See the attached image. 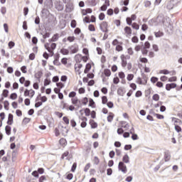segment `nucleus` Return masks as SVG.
<instances>
[{"instance_id": "nucleus-55", "label": "nucleus", "mask_w": 182, "mask_h": 182, "mask_svg": "<svg viewBox=\"0 0 182 182\" xmlns=\"http://www.w3.org/2000/svg\"><path fill=\"white\" fill-rule=\"evenodd\" d=\"M48 85H50V80L45 79L44 86H48Z\"/></svg>"}, {"instance_id": "nucleus-44", "label": "nucleus", "mask_w": 182, "mask_h": 182, "mask_svg": "<svg viewBox=\"0 0 182 182\" xmlns=\"http://www.w3.org/2000/svg\"><path fill=\"white\" fill-rule=\"evenodd\" d=\"M85 116H90V109L86 108L85 109Z\"/></svg>"}, {"instance_id": "nucleus-39", "label": "nucleus", "mask_w": 182, "mask_h": 182, "mask_svg": "<svg viewBox=\"0 0 182 182\" xmlns=\"http://www.w3.org/2000/svg\"><path fill=\"white\" fill-rule=\"evenodd\" d=\"M132 42H133V43H137L139 42V38H137V36L132 37Z\"/></svg>"}, {"instance_id": "nucleus-24", "label": "nucleus", "mask_w": 182, "mask_h": 182, "mask_svg": "<svg viewBox=\"0 0 182 182\" xmlns=\"http://www.w3.org/2000/svg\"><path fill=\"white\" fill-rule=\"evenodd\" d=\"M59 38V35L58 34H55L52 38H51V42H56V41H58V39Z\"/></svg>"}, {"instance_id": "nucleus-33", "label": "nucleus", "mask_w": 182, "mask_h": 182, "mask_svg": "<svg viewBox=\"0 0 182 182\" xmlns=\"http://www.w3.org/2000/svg\"><path fill=\"white\" fill-rule=\"evenodd\" d=\"M141 46H143V43H141V46L137 45L136 46H135L134 49L136 52H140V50H141Z\"/></svg>"}, {"instance_id": "nucleus-38", "label": "nucleus", "mask_w": 182, "mask_h": 182, "mask_svg": "<svg viewBox=\"0 0 182 182\" xmlns=\"http://www.w3.org/2000/svg\"><path fill=\"white\" fill-rule=\"evenodd\" d=\"M133 77H134L133 74H129L127 77V79L129 80V82H130L131 80H133Z\"/></svg>"}, {"instance_id": "nucleus-51", "label": "nucleus", "mask_w": 182, "mask_h": 182, "mask_svg": "<svg viewBox=\"0 0 182 182\" xmlns=\"http://www.w3.org/2000/svg\"><path fill=\"white\" fill-rule=\"evenodd\" d=\"M159 78L157 77H152L151 78V82H152V83H156V82H158Z\"/></svg>"}, {"instance_id": "nucleus-34", "label": "nucleus", "mask_w": 182, "mask_h": 182, "mask_svg": "<svg viewBox=\"0 0 182 182\" xmlns=\"http://www.w3.org/2000/svg\"><path fill=\"white\" fill-rule=\"evenodd\" d=\"M99 163H100V160H99V158L97 156H95V158H94V164L97 166V164H99Z\"/></svg>"}, {"instance_id": "nucleus-21", "label": "nucleus", "mask_w": 182, "mask_h": 182, "mask_svg": "<svg viewBox=\"0 0 182 182\" xmlns=\"http://www.w3.org/2000/svg\"><path fill=\"white\" fill-rule=\"evenodd\" d=\"M4 109L6 110H9V102L8 100H6L4 101Z\"/></svg>"}, {"instance_id": "nucleus-31", "label": "nucleus", "mask_w": 182, "mask_h": 182, "mask_svg": "<svg viewBox=\"0 0 182 182\" xmlns=\"http://www.w3.org/2000/svg\"><path fill=\"white\" fill-rule=\"evenodd\" d=\"M122 68H126V66L127 65V61H126L125 58H122Z\"/></svg>"}, {"instance_id": "nucleus-25", "label": "nucleus", "mask_w": 182, "mask_h": 182, "mask_svg": "<svg viewBox=\"0 0 182 182\" xmlns=\"http://www.w3.org/2000/svg\"><path fill=\"white\" fill-rule=\"evenodd\" d=\"M16 97H18V95L16 92H14L10 95V99H11L12 100H15Z\"/></svg>"}, {"instance_id": "nucleus-29", "label": "nucleus", "mask_w": 182, "mask_h": 182, "mask_svg": "<svg viewBox=\"0 0 182 182\" xmlns=\"http://www.w3.org/2000/svg\"><path fill=\"white\" fill-rule=\"evenodd\" d=\"M56 86L60 90L61 89H63L65 85H63V83H62V82H57Z\"/></svg>"}, {"instance_id": "nucleus-62", "label": "nucleus", "mask_w": 182, "mask_h": 182, "mask_svg": "<svg viewBox=\"0 0 182 182\" xmlns=\"http://www.w3.org/2000/svg\"><path fill=\"white\" fill-rule=\"evenodd\" d=\"M71 28H76V20H72Z\"/></svg>"}, {"instance_id": "nucleus-15", "label": "nucleus", "mask_w": 182, "mask_h": 182, "mask_svg": "<svg viewBox=\"0 0 182 182\" xmlns=\"http://www.w3.org/2000/svg\"><path fill=\"white\" fill-rule=\"evenodd\" d=\"M104 75H105V76H107V77H109L110 76V75H112V72L109 69H105Z\"/></svg>"}, {"instance_id": "nucleus-48", "label": "nucleus", "mask_w": 182, "mask_h": 182, "mask_svg": "<svg viewBox=\"0 0 182 182\" xmlns=\"http://www.w3.org/2000/svg\"><path fill=\"white\" fill-rule=\"evenodd\" d=\"M113 173V170L112 168H107V174L108 176H112V174Z\"/></svg>"}, {"instance_id": "nucleus-18", "label": "nucleus", "mask_w": 182, "mask_h": 182, "mask_svg": "<svg viewBox=\"0 0 182 182\" xmlns=\"http://www.w3.org/2000/svg\"><path fill=\"white\" fill-rule=\"evenodd\" d=\"M60 52L62 55H69V50L66 48H62Z\"/></svg>"}, {"instance_id": "nucleus-17", "label": "nucleus", "mask_w": 182, "mask_h": 182, "mask_svg": "<svg viewBox=\"0 0 182 182\" xmlns=\"http://www.w3.org/2000/svg\"><path fill=\"white\" fill-rule=\"evenodd\" d=\"M166 8L167 9H169V10L173 9V8H174V4H173V1H169L167 4Z\"/></svg>"}, {"instance_id": "nucleus-19", "label": "nucleus", "mask_w": 182, "mask_h": 182, "mask_svg": "<svg viewBox=\"0 0 182 182\" xmlns=\"http://www.w3.org/2000/svg\"><path fill=\"white\" fill-rule=\"evenodd\" d=\"M124 31L127 33V35H132V28L129 26H126L124 28Z\"/></svg>"}, {"instance_id": "nucleus-9", "label": "nucleus", "mask_w": 182, "mask_h": 182, "mask_svg": "<svg viewBox=\"0 0 182 182\" xmlns=\"http://www.w3.org/2000/svg\"><path fill=\"white\" fill-rule=\"evenodd\" d=\"M164 159H165V161H170V159H171V156L170 155V152L168 151L165 152Z\"/></svg>"}, {"instance_id": "nucleus-14", "label": "nucleus", "mask_w": 182, "mask_h": 182, "mask_svg": "<svg viewBox=\"0 0 182 182\" xmlns=\"http://www.w3.org/2000/svg\"><path fill=\"white\" fill-rule=\"evenodd\" d=\"M6 134L7 136H10L11 134V127L9 125H6L5 127Z\"/></svg>"}, {"instance_id": "nucleus-10", "label": "nucleus", "mask_w": 182, "mask_h": 182, "mask_svg": "<svg viewBox=\"0 0 182 182\" xmlns=\"http://www.w3.org/2000/svg\"><path fill=\"white\" fill-rule=\"evenodd\" d=\"M92 69V65L90 63H87L85 65V69L84 70V73H89V70Z\"/></svg>"}, {"instance_id": "nucleus-27", "label": "nucleus", "mask_w": 182, "mask_h": 182, "mask_svg": "<svg viewBox=\"0 0 182 182\" xmlns=\"http://www.w3.org/2000/svg\"><path fill=\"white\" fill-rule=\"evenodd\" d=\"M88 29L89 31H90V32H95L96 31V29L95 28V26H93V24H90L88 26Z\"/></svg>"}, {"instance_id": "nucleus-4", "label": "nucleus", "mask_w": 182, "mask_h": 182, "mask_svg": "<svg viewBox=\"0 0 182 182\" xmlns=\"http://www.w3.org/2000/svg\"><path fill=\"white\" fill-rule=\"evenodd\" d=\"M177 87V84L176 83H171V84H166V90H171V89H174Z\"/></svg>"}, {"instance_id": "nucleus-57", "label": "nucleus", "mask_w": 182, "mask_h": 182, "mask_svg": "<svg viewBox=\"0 0 182 182\" xmlns=\"http://www.w3.org/2000/svg\"><path fill=\"white\" fill-rule=\"evenodd\" d=\"M89 168H90V163L87 164V165L85 166V167L84 168V171H85V173L87 172Z\"/></svg>"}, {"instance_id": "nucleus-36", "label": "nucleus", "mask_w": 182, "mask_h": 182, "mask_svg": "<svg viewBox=\"0 0 182 182\" xmlns=\"http://www.w3.org/2000/svg\"><path fill=\"white\" fill-rule=\"evenodd\" d=\"M132 27L133 28V29H136V31H139V25L136 24V23H132Z\"/></svg>"}, {"instance_id": "nucleus-59", "label": "nucleus", "mask_w": 182, "mask_h": 182, "mask_svg": "<svg viewBox=\"0 0 182 182\" xmlns=\"http://www.w3.org/2000/svg\"><path fill=\"white\" fill-rule=\"evenodd\" d=\"M124 150H132V144H127L124 146Z\"/></svg>"}, {"instance_id": "nucleus-43", "label": "nucleus", "mask_w": 182, "mask_h": 182, "mask_svg": "<svg viewBox=\"0 0 182 182\" xmlns=\"http://www.w3.org/2000/svg\"><path fill=\"white\" fill-rule=\"evenodd\" d=\"M89 102V100L87 99V97H84L82 100V105H87V102Z\"/></svg>"}, {"instance_id": "nucleus-53", "label": "nucleus", "mask_w": 182, "mask_h": 182, "mask_svg": "<svg viewBox=\"0 0 182 182\" xmlns=\"http://www.w3.org/2000/svg\"><path fill=\"white\" fill-rule=\"evenodd\" d=\"M14 46H15V43L14 41H10L9 43V48L10 49H12V48H14Z\"/></svg>"}, {"instance_id": "nucleus-61", "label": "nucleus", "mask_w": 182, "mask_h": 182, "mask_svg": "<svg viewBox=\"0 0 182 182\" xmlns=\"http://www.w3.org/2000/svg\"><path fill=\"white\" fill-rule=\"evenodd\" d=\"M141 95H142L141 91L138 90V91L136 92V94H135V97H141Z\"/></svg>"}, {"instance_id": "nucleus-11", "label": "nucleus", "mask_w": 182, "mask_h": 182, "mask_svg": "<svg viewBox=\"0 0 182 182\" xmlns=\"http://www.w3.org/2000/svg\"><path fill=\"white\" fill-rule=\"evenodd\" d=\"M44 46H45V48L48 50V52H49V53L51 54V56H53L54 53L52 49H50V47H49V43H46Z\"/></svg>"}, {"instance_id": "nucleus-1", "label": "nucleus", "mask_w": 182, "mask_h": 182, "mask_svg": "<svg viewBox=\"0 0 182 182\" xmlns=\"http://www.w3.org/2000/svg\"><path fill=\"white\" fill-rule=\"evenodd\" d=\"M118 168L120 171L126 174L127 173V166L124 164L123 161H120L118 164Z\"/></svg>"}, {"instance_id": "nucleus-54", "label": "nucleus", "mask_w": 182, "mask_h": 182, "mask_svg": "<svg viewBox=\"0 0 182 182\" xmlns=\"http://www.w3.org/2000/svg\"><path fill=\"white\" fill-rule=\"evenodd\" d=\"M60 144H61V146H65V144H66V139H60Z\"/></svg>"}, {"instance_id": "nucleus-56", "label": "nucleus", "mask_w": 182, "mask_h": 182, "mask_svg": "<svg viewBox=\"0 0 182 182\" xmlns=\"http://www.w3.org/2000/svg\"><path fill=\"white\" fill-rule=\"evenodd\" d=\"M53 82H54V83H56V82H59V77L58 76H54L53 77Z\"/></svg>"}, {"instance_id": "nucleus-26", "label": "nucleus", "mask_w": 182, "mask_h": 182, "mask_svg": "<svg viewBox=\"0 0 182 182\" xmlns=\"http://www.w3.org/2000/svg\"><path fill=\"white\" fill-rule=\"evenodd\" d=\"M77 167V164L76 162H75L73 166H72V168H71V171L73 173H75V170H76V168Z\"/></svg>"}, {"instance_id": "nucleus-46", "label": "nucleus", "mask_w": 182, "mask_h": 182, "mask_svg": "<svg viewBox=\"0 0 182 182\" xmlns=\"http://www.w3.org/2000/svg\"><path fill=\"white\" fill-rule=\"evenodd\" d=\"M63 120L65 124H69V118H68V117H63Z\"/></svg>"}, {"instance_id": "nucleus-23", "label": "nucleus", "mask_w": 182, "mask_h": 182, "mask_svg": "<svg viewBox=\"0 0 182 182\" xmlns=\"http://www.w3.org/2000/svg\"><path fill=\"white\" fill-rule=\"evenodd\" d=\"M71 100H72L73 105H77V102H79V103H80V100H79L77 99V97L72 98Z\"/></svg>"}, {"instance_id": "nucleus-20", "label": "nucleus", "mask_w": 182, "mask_h": 182, "mask_svg": "<svg viewBox=\"0 0 182 182\" xmlns=\"http://www.w3.org/2000/svg\"><path fill=\"white\" fill-rule=\"evenodd\" d=\"M152 99L153 100H155V102H159V100H160V95L155 94L153 95Z\"/></svg>"}, {"instance_id": "nucleus-40", "label": "nucleus", "mask_w": 182, "mask_h": 182, "mask_svg": "<svg viewBox=\"0 0 182 182\" xmlns=\"http://www.w3.org/2000/svg\"><path fill=\"white\" fill-rule=\"evenodd\" d=\"M43 75V73H42V71H40L37 74H36L37 79H41V77H42Z\"/></svg>"}, {"instance_id": "nucleus-16", "label": "nucleus", "mask_w": 182, "mask_h": 182, "mask_svg": "<svg viewBox=\"0 0 182 182\" xmlns=\"http://www.w3.org/2000/svg\"><path fill=\"white\" fill-rule=\"evenodd\" d=\"M157 22H159V23H164V17L162 16H159L156 18Z\"/></svg>"}, {"instance_id": "nucleus-64", "label": "nucleus", "mask_w": 182, "mask_h": 182, "mask_svg": "<svg viewBox=\"0 0 182 182\" xmlns=\"http://www.w3.org/2000/svg\"><path fill=\"white\" fill-rule=\"evenodd\" d=\"M126 21H127V25H129V26L132 25V18L130 17H127Z\"/></svg>"}, {"instance_id": "nucleus-6", "label": "nucleus", "mask_w": 182, "mask_h": 182, "mask_svg": "<svg viewBox=\"0 0 182 182\" xmlns=\"http://www.w3.org/2000/svg\"><path fill=\"white\" fill-rule=\"evenodd\" d=\"M66 12H72V9H73V4L71 3H68L66 4Z\"/></svg>"}, {"instance_id": "nucleus-41", "label": "nucleus", "mask_w": 182, "mask_h": 182, "mask_svg": "<svg viewBox=\"0 0 182 182\" xmlns=\"http://www.w3.org/2000/svg\"><path fill=\"white\" fill-rule=\"evenodd\" d=\"M155 36L156 38H161V36H163V33L162 32H155Z\"/></svg>"}, {"instance_id": "nucleus-37", "label": "nucleus", "mask_w": 182, "mask_h": 182, "mask_svg": "<svg viewBox=\"0 0 182 182\" xmlns=\"http://www.w3.org/2000/svg\"><path fill=\"white\" fill-rule=\"evenodd\" d=\"M102 105H106L107 103V97L103 96L102 97Z\"/></svg>"}, {"instance_id": "nucleus-13", "label": "nucleus", "mask_w": 182, "mask_h": 182, "mask_svg": "<svg viewBox=\"0 0 182 182\" xmlns=\"http://www.w3.org/2000/svg\"><path fill=\"white\" fill-rule=\"evenodd\" d=\"M117 95H119V96H124V90H123V88H118Z\"/></svg>"}, {"instance_id": "nucleus-45", "label": "nucleus", "mask_w": 182, "mask_h": 182, "mask_svg": "<svg viewBox=\"0 0 182 182\" xmlns=\"http://www.w3.org/2000/svg\"><path fill=\"white\" fill-rule=\"evenodd\" d=\"M28 12H29V9L28 7H25L23 9L24 16H26V15H28Z\"/></svg>"}, {"instance_id": "nucleus-2", "label": "nucleus", "mask_w": 182, "mask_h": 182, "mask_svg": "<svg viewBox=\"0 0 182 182\" xmlns=\"http://www.w3.org/2000/svg\"><path fill=\"white\" fill-rule=\"evenodd\" d=\"M100 29L102 31V32H105V33H107L109 32V30L107 29V22L103 21L100 25Z\"/></svg>"}, {"instance_id": "nucleus-12", "label": "nucleus", "mask_w": 182, "mask_h": 182, "mask_svg": "<svg viewBox=\"0 0 182 182\" xmlns=\"http://www.w3.org/2000/svg\"><path fill=\"white\" fill-rule=\"evenodd\" d=\"M90 124L91 126V129H96V127H97V123H96L93 119L90 120Z\"/></svg>"}, {"instance_id": "nucleus-58", "label": "nucleus", "mask_w": 182, "mask_h": 182, "mask_svg": "<svg viewBox=\"0 0 182 182\" xmlns=\"http://www.w3.org/2000/svg\"><path fill=\"white\" fill-rule=\"evenodd\" d=\"M70 124H71L72 127H76V121H75V119H71Z\"/></svg>"}, {"instance_id": "nucleus-52", "label": "nucleus", "mask_w": 182, "mask_h": 182, "mask_svg": "<svg viewBox=\"0 0 182 182\" xmlns=\"http://www.w3.org/2000/svg\"><path fill=\"white\" fill-rule=\"evenodd\" d=\"M100 21H103L105 19V13H100L99 15Z\"/></svg>"}, {"instance_id": "nucleus-50", "label": "nucleus", "mask_w": 182, "mask_h": 182, "mask_svg": "<svg viewBox=\"0 0 182 182\" xmlns=\"http://www.w3.org/2000/svg\"><path fill=\"white\" fill-rule=\"evenodd\" d=\"M132 140H139V136L137 134H132Z\"/></svg>"}, {"instance_id": "nucleus-32", "label": "nucleus", "mask_w": 182, "mask_h": 182, "mask_svg": "<svg viewBox=\"0 0 182 182\" xmlns=\"http://www.w3.org/2000/svg\"><path fill=\"white\" fill-rule=\"evenodd\" d=\"M144 49H150V43L149 41L145 42Z\"/></svg>"}, {"instance_id": "nucleus-47", "label": "nucleus", "mask_w": 182, "mask_h": 182, "mask_svg": "<svg viewBox=\"0 0 182 182\" xmlns=\"http://www.w3.org/2000/svg\"><path fill=\"white\" fill-rule=\"evenodd\" d=\"M75 96H76V92L75 91L70 92L68 95V97H75Z\"/></svg>"}, {"instance_id": "nucleus-7", "label": "nucleus", "mask_w": 182, "mask_h": 182, "mask_svg": "<svg viewBox=\"0 0 182 182\" xmlns=\"http://www.w3.org/2000/svg\"><path fill=\"white\" fill-rule=\"evenodd\" d=\"M82 121L80 124V127L82 128V129H85V127H86V126H87V123H86V122H87V118L86 117H84L82 118Z\"/></svg>"}, {"instance_id": "nucleus-42", "label": "nucleus", "mask_w": 182, "mask_h": 182, "mask_svg": "<svg viewBox=\"0 0 182 182\" xmlns=\"http://www.w3.org/2000/svg\"><path fill=\"white\" fill-rule=\"evenodd\" d=\"M116 50H117V52H122V50H123V47L120 45H117L116 46Z\"/></svg>"}, {"instance_id": "nucleus-22", "label": "nucleus", "mask_w": 182, "mask_h": 182, "mask_svg": "<svg viewBox=\"0 0 182 182\" xmlns=\"http://www.w3.org/2000/svg\"><path fill=\"white\" fill-rule=\"evenodd\" d=\"M159 73L161 75H168V73H170V71H168V70H161L159 71Z\"/></svg>"}, {"instance_id": "nucleus-5", "label": "nucleus", "mask_w": 182, "mask_h": 182, "mask_svg": "<svg viewBox=\"0 0 182 182\" xmlns=\"http://www.w3.org/2000/svg\"><path fill=\"white\" fill-rule=\"evenodd\" d=\"M12 123H14V114H9L7 124H9L11 126L12 125Z\"/></svg>"}, {"instance_id": "nucleus-8", "label": "nucleus", "mask_w": 182, "mask_h": 182, "mask_svg": "<svg viewBox=\"0 0 182 182\" xmlns=\"http://www.w3.org/2000/svg\"><path fill=\"white\" fill-rule=\"evenodd\" d=\"M123 163H126V164L130 163V157H129V155L125 154L122 158Z\"/></svg>"}, {"instance_id": "nucleus-28", "label": "nucleus", "mask_w": 182, "mask_h": 182, "mask_svg": "<svg viewBox=\"0 0 182 182\" xmlns=\"http://www.w3.org/2000/svg\"><path fill=\"white\" fill-rule=\"evenodd\" d=\"M9 94V90H4L1 95H2V96H4V97H6Z\"/></svg>"}, {"instance_id": "nucleus-49", "label": "nucleus", "mask_w": 182, "mask_h": 182, "mask_svg": "<svg viewBox=\"0 0 182 182\" xmlns=\"http://www.w3.org/2000/svg\"><path fill=\"white\" fill-rule=\"evenodd\" d=\"M175 130L178 132L180 133L181 132V127L178 125H175Z\"/></svg>"}, {"instance_id": "nucleus-30", "label": "nucleus", "mask_w": 182, "mask_h": 182, "mask_svg": "<svg viewBox=\"0 0 182 182\" xmlns=\"http://www.w3.org/2000/svg\"><path fill=\"white\" fill-rule=\"evenodd\" d=\"M141 53L142 55H144V56H146L147 55V53H149V50H147V48H141Z\"/></svg>"}, {"instance_id": "nucleus-3", "label": "nucleus", "mask_w": 182, "mask_h": 182, "mask_svg": "<svg viewBox=\"0 0 182 182\" xmlns=\"http://www.w3.org/2000/svg\"><path fill=\"white\" fill-rule=\"evenodd\" d=\"M68 49L70 50L71 53H77L79 52V46L77 43H75L73 46L68 47Z\"/></svg>"}, {"instance_id": "nucleus-60", "label": "nucleus", "mask_w": 182, "mask_h": 182, "mask_svg": "<svg viewBox=\"0 0 182 182\" xmlns=\"http://www.w3.org/2000/svg\"><path fill=\"white\" fill-rule=\"evenodd\" d=\"M107 9V5L106 4H103L101 8H100V10L102 11H105Z\"/></svg>"}, {"instance_id": "nucleus-63", "label": "nucleus", "mask_w": 182, "mask_h": 182, "mask_svg": "<svg viewBox=\"0 0 182 182\" xmlns=\"http://www.w3.org/2000/svg\"><path fill=\"white\" fill-rule=\"evenodd\" d=\"M67 41L69 42H73V41H75V36H68Z\"/></svg>"}, {"instance_id": "nucleus-35", "label": "nucleus", "mask_w": 182, "mask_h": 182, "mask_svg": "<svg viewBox=\"0 0 182 182\" xmlns=\"http://www.w3.org/2000/svg\"><path fill=\"white\" fill-rule=\"evenodd\" d=\"M113 113H110V114L107 117V122L111 123L113 121Z\"/></svg>"}]
</instances>
